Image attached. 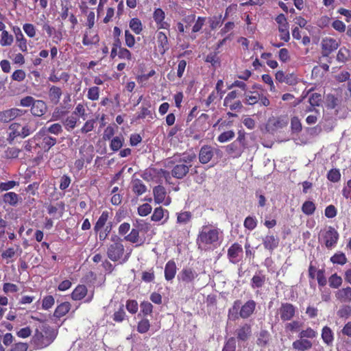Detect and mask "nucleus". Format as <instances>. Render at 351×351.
<instances>
[{"label": "nucleus", "mask_w": 351, "mask_h": 351, "mask_svg": "<svg viewBox=\"0 0 351 351\" xmlns=\"http://www.w3.org/2000/svg\"><path fill=\"white\" fill-rule=\"evenodd\" d=\"M322 338L324 342L327 345H330L332 343L334 340L333 332L329 327L324 326L322 328Z\"/></svg>", "instance_id": "ea45409f"}, {"label": "nucleus", "mask_w": 351, "mask_h": 351, "mask_svg": "<svg viewBox=\"0 0 351 351\" xmlns=\"http://www.w3.org/2000/svg\"><path fill=\"white\" fill-rule=\"evenodd\" d=\"M9 129L10 132L9 134L8 141L10 143H12L16 138L20 137L21 124L17 122L12 123L9 126Z\"/></svg>", "instance_id": "c9c22d12"}, {"label": "nucleus", "mask_w": 351, "mask_h": 351, "mask_svg": "<svg viewBox=\"0 0 351 351\" xmlns=\"http://www.w3.org/2000/svg\"><path fill=\"white\" fill-rule=\"evenodd\" d=\"M152 210V207L148 203H145L138 208V213L142 217L148 215Z\"/></svg>", "instance_id": "052dcab7"}, {"label": "nucleus", "mask_w": 351, "mask_h": 351, "mask_svg": "<svg viewBox=\"0 0 351 351\" xmlns=\"http://www.w3.org/2000/svg\"><path fill=\"white\" fill-rule=\"evenodd\" d=\"M236 341L233 337L230 338L226 343L222 351H235Z\"/></svg>", "instance_id": "774afa93"}, {"label": "nucleus", "mask_w": 351, "mask_h": 351, "mask_svg": "<svg viewBox=\"0 0 351 351\" xmlns=\"http://www.w3.org/2000/svg\"><path fill=\"white\" fill-rule=\"evenodd\" d=\"M132 191L137 196L145 193L147 191L146 186L140 179H134L132 181Z\"/></svg>", "instance_id": "7c9ffc66"}, {"label": "nucleus", "mask_w": 351, "mask_h": 351, "mask_svg": "<svg viewBox=\"0 0 351 351\" xmlns=\"http://www.w3.org/2000/svg\"><path fill=\"white\" fill-rule=\"evenodd\" d=\"M78 119L74 116L68 117L64 121L63 125L67 131H71L74 129L77 125Z\"/></svg>", "instance_id": "49530a36"}, {"label": "nucleus", "mask_w": 351, "mask_h": 351, "mask_svg": "<svg viewBox=\"0 0 351 351\" xmlns=\"http://www.w3.org/2000/svg\"><path fill=\"white\" fill-rule=\"evenodd\" d=\"M265 280V276L261 271L256 272L252 278V287L261 288L264 285Z\"/></svg>", "instance_id": "f704fd0d"}, {"label": "nucleus", "mask_w": 351, "mask_h": 351, "mask_svg": "<svg viewBox=\"0 0 351 351\" xmlns=\"http://www.w3.org/2000/svg\"><path fill=\"white\" fill-rule=\"evenodd\" d=\"M166 14L161 8H156L153 12V19L158 29H169L170 23L165 21Z\"/></svg>", "instance_id": "4468645a"}, {"label": "nucleus", "mask_w": 351, "mask_h": 351, "mask_svg": "<svg viewBox=\"0 0 351 351\" xmlns=\"http://www.w3.org/2000/svg\"><path fill=\"white\" fill-rule=\"evenodd\" d=\"M322 101V96L319 93H313L308 98V102L311 107L319 106Z\"/></svg>", "instance_id": "0e129e2a"}, {"label": "nucleus", "mask_w": 351, "mask_h": 351, "mask_svg": "<svg viewBox=\"0 0 351 351\" xmlns=\"http://www.w3.org/2000/svg\"><path fill=\"white\" fill-rule=\"evenodd\" d=\"M19 289L15 284L5 282L3 285V291L5 293H13L19 291Z\"/></svg>", "instance_id": "e2e57ef3"}, {"label": "nucleus", "mask_w": 351, "mask_h": 351, "mask_svg": "<svg viewBox=\"0 0 351 351\" xmlns=\"http://www.w3.org/2000/svg\"><path fill=\"white\" fill-rule=\"evenodd\" d=\"M14 38L12 35L10 34L8 31H3L1 32V37L0 39L1 46H10L12 44Z\"/></svg>", "instance_id": "a18cd8bd"}, {"label": "nucleus", "mask_w": 351, "mask_h": 351, "mask_svg": "<svg viewBox=\"0 0 351 351\" xmlns=\"http://www.w3.org/2000/svg\"><path fill=\"white\" fill-rule=\"evenodd\" d=\"M56 338L55 332L49 328H44L42 331L36 330L32 337V344L37 349H43L50 345Z\"/></svg>", "instance_id": "7ed1b4c3"}, {"label": "nucleus", "mask_w": 351, "mask_h": 351, "mask_svg": "<svg viewBox=\"0 0 351 351\" xmlns=\"http://www.w3.org/2000/svg\"><path fill=\"white\" fill-rule=\"evenodd\" d=\"M243 249L239 243H234L228 250V256L232 263H238L242 256Z\"/></svg>", "instance_id": "f3484780"}, {"label": "nucleus", "mask_w": 351, "mask_h": 351, "mask_svg": "<svg viewBox=\"0 0 351 351\" xmlns=\"http://www.w3.org/2000/svg\"><path fill=\"white\" fill-rule=\"evenodd\" d=\"M40 138L39 134H36L32 138L25 141L23 143L24 149L30 153H39L38 140Z\"/></svg>", "instance_id": "a211bd4d"}, {"label": "nucleus", "mask_w": 351, "mask_h": 351, "mask_svg": "<svg viewBox=\"0 0 351 351\" xmlns=\"http://www.w3.org/2000/svg\"><path fill=\"white\" fill-rule=\"evenodd\" d=\"M150 328V323L147 319H143L138 322L137 325V331L139 333H145L147 332Z\"/></svg>", "instance_id": "09e8293b"}, {"label": "nucleus", "mask_w": 351, "mask_h": 351, "mask_svg": "<svg viewBox=\"0 0 351 351\" xmlns=\"http://www.w3.org/2000/svg\"><path fill=\"white\" fill-rule=\"evenodd\" d=\"M177 273V267L174 261H169L165 267V278L167 281H171Z\"/></svg>", "instance_id": "b1692460"}, {"label": "nucleus", "mask_w": 351, "mask_h": 351, "mask_svg": "<svg viewBox=\"0 0 351 351\" xmlns=\"http://www.w3.org/2000/svg\"><path fill=\"white\" fill-rule=\"evenodd\" d=\"M329 285L330 287L337 289L342 284V278L337 274H332L328 279Z\"/></svg>", "instance_id": "864d4df0"}, {"label": "nucleus", "mask_w": 351, "mask_h": 351, "mask_svg": "<svg viewBox=\"0 0 351 351\" xmlns=\"http://www.w3.org/2000/svg\"><path fill=\"white\" fill-rule=\"evenodd\" d=\"M135 228H132L130 232L125 237V240L132 243H136V246L141 245L144 243V240L140 237L139 232L145 228H148V224L143 221H136L134 224Z\"/></svg>", "instance_id": "0eeeda50"}, {"label": "nucleus", "mask_w": 351, "mask_h": 351, "mask_svg": "<svg viewBox=\"0 0 351 351\" xmlns=\"http://www.w3.org/2000/svg\"><path fill=\"white\" fill-rule=\"evenodd\" d=\"M195 154H183L179 160V163L176 165L171 170V175L178 179L183 178L191 167L192 161L195 159Z\"/></svg>", "instance_id": "20e7f679"}, {"label": "nucleus", "mask_w": 351, "mask_h": 351, "mask_svg": "<svg viewBox=\"0 0 351 351\" xmlns=\"http://www.w3.org/2000/svg\"><path fill=\"white\" fill-rule=\"evenodd\" d=\"M251 326L245 324L237 330V338L241 341H246L251 335Z\"/></svg>", "instance_id": "2f4dec72"}, {"label": "nucleus", "mask_w": 351, "mask_h": 351, "mask_svg": "<svg viewBox=\"0 0 351 351\" xmlns=\"http://www.w3.org/2000/svg\"><path fill=\"white\" fill-rule=\"evenodd\" d=\"M302 210L304 214L307 215H311L313 214V213L315 210V205L311 201H306L302 204Z\"/></svg>", "instance_id": "de8ad7c7"}, {"label": "nucleus", "mask_w": 351, "mask_h": 351, "mask_svg": "<svg viewBox=\"0 0 351 351\" xmlns=\"http://www.w3.org/2000/svg\"><path fill=\"white\" fill-rule=\"evenodd\" d=\"M297 307L289 302L282 303L277 313L282 322L291 320L295 315Z\"/></svg>", "instance_id": "6e6552de"}, {"label": "nucleus", "mask_w": 351, "mask_h": 351, "mask_svg": "<svg viewBox=\"0 0 351 351\" xmlns=\"http://www.w3.org/2000/svg\"><path fill=\"white\" fill-rule=\"evenodd\" d=\"M130 252L125 254V248L122 243V240L117 236L112 238L110 243L107 250L108 257L114 262L119 261L120 263H124L129 259Z\"/></svg>", "instance_id": "f03ea898"}, {"label": "nucleus", "mask_w": 351, "mask_h": 351, "mask_svg": "<svg viewBox=\"0 0 351 351\" xmlns=\"http://www.w3.org/2000/svg\"><path fill=\"white\" fill-rule=\"evenodd\" d=\"M214 154L221 156V152L217 149L214 148L211 146L204 145L199 151V160L202 164H206L210 161Z\"/></svg>", "instance_id": "1a4fd4ad"}, {"label": "nucleus", "mask_w": 351, "mask_h": 351, "mask_svg": "<svg viewBox=\"0 0 351 351\" xmlns=\"http://www.w3.org/2000/svg\"><path fill=\"white\" fill-rule=\"evenodd\" d=\"M19 182L10 180L5 182L0 183V192L8 191L10 189H14L15 186H19Z\"/></svg>", "instance_id": "6e6d98bb"}, {"label": "nucleus", "mask_w": 351, "mask_h": 351, "mask_svg": "<svg viewBox=\"0 0 351 351\" xmlns=\"http://www.w3.org/2000/svg\"><path fill=\"white\" fill-rule=\"evenodd\" d=\"M21 199L19 195L14 192H8L3 195V202L12 206H16Z\"/></svg>", "instance_id": "c85d7f7f"}, {"label": "nucleus", "mask_w": 351, "mask_h": 351, "mask_svg": "<svg viewBox=\"0 0 351 351\" xmlns=\"http://www.w3.org/2000/svg\"><path fill=\"white\" fill-rule=\"evenodd\" d=\"M256 305V302L254 300H250L241 306V301L236 300L233 304L232 308L229 310V315L233 313H237L239 309H240L239 315L243 319L248 318L254 313Z\"/></svg>", "instance_id": "423d86ee"}, {"label": "nucleus", "mask_w": 351, "mask_h": 351, "mask_svg": "<svg viewBox=\"0 0 351 351\" xmlns=\"http://www.w3.org/2000/svg\"><path fill=\"white\" fill-rule=\"evenodd\" d=\"M276 23L279 25L278 31L280 32V38L285 42H287L290 39V34L289 31V23L287 18L283 14H280L276 18Z\"/></svg>", "instance_id": "9d476101"}, {"label": "nucleus", "mask_w": 351, "mask_h": 351, "mask_svg": "<svg viewBox=\"0 0 351 351\" xmlns=\"http://www.w3.org/2000/svg\"><path fill=\"white\" fill-rule=\"evenodd\" d=\"M130 29L136 34H139L143 30V25L141 21L137 18H133L129 23Z\"/></svg>", "instance_id": "c03bdc74"}, {"label": "nucleus", "mask_w": 351, "mask_h": 351, "mask_svg": "<svg viewBox=\"0 0 351 351\" xmlns=\"http://www.w3.org/2000/svg\"><path fill=\"white\" fill-rule=\"evenodd\" d=\"M192 215L189 211H184L177 214V223L181 225H185L190 222Z\"/></svg>", "instance_id": "37998d69"}, {"label": "nucleus", "mask_w": 351, "mask_h": 351, "mask_svg": "<svg viewBox=\"0 0 351 351\" xmlns=\"http://www.w3.org/2000/svg\"><path fill=\"white\" fill-rule=\"evenodd\" d=\"M12 30L15 34L16 40L18 43L19 49L23 52L26 51L27 50V40L25 38L20 27L14 26Z\"/></svg>", "instance_id": "393cba45"}, {"label": "nucleus", "mask_w": 351, "mask_h": 351, "mask_svg": "<svg viewBox=\"0 0 351 351\" xmlns=\"http://www.w3.org/2000/svg\"><path fill=\"white\" fill-rule=\"evenodd\" d=\"M149 106H141V112L137 114L136 119H145L147 117L150 119H153L152 112L149 109Z\"/></svg>", "instance_id": "13d9d810"}, {"label": "nucleus", "mask_w": 351, "mask_h": 351, "mask_svg": "<svg viewBox=\"0 0 351 351\" xmlns=\"http://www.w3.org/2000/svg\"><path fill=\"white\" fill-rule=\"evenodd\" d=\"M99 41V38L98 35L91 30V29H88L86 30L84 34L82 43L84 45L88 46L97 44Z\"/></svg>", "instance_id": "a878e982"}, {"label": "nucleus", "mask_w": 351, "mask_h": 351, "mask_svg": "<svg viewBox=\"0 0 351 351\" xmlns=\"http://www.w3.org/2000/svg\"><path fill=\"white\" fill-rule=\"evenodd\" d=\"M87 294V289L84 285H78L72 292L71 298L74 300H80Z\"/></svg>", "instance_id": "e433bc0d"}, {"label": "nucleus", "mask_w": 351, "mask_h": 351, "mask_svg": "<svg viewBox=\"0 0 351 351\" xmlns=\"http://www.w3.org/2000/svg\"><path fill=\"white\" fill-rule=\"evenodd\" d=\"M110 214L111 213L108 210H104L102 212L94 226V230L95 232H99L101 229L104 228V226L106 224Z\"/></svg>", "instance_id": "473e14b6"}, {"label": "nucleus", "mask_w": 351, "mask_h": 351, "mask_svg": "<svg viewBox=\"0 0 351 351\" xmlns=\"http://www.w3.org/2000/svg\"><path fill=\"white\" fill-rule=\"evenodd\" d=\"M26 112V110L15 108L1 111L0 112V122L8 123L16 117L24 115Z\"/></svg>", "instance_id": "ddd939ff"}, {"label": "nucleus", "mask_w": 351, "mask_h": 351, "mask_svg": "<svg viewBox=\"0 0 351 351\" xmlns=\"http://www.w3.org/2000/svg\"><path fill=\"white\" fill-rule=\"evenodd\" d=\"M234 135H235V134H234V131L228 130V131L221 133L217 137V141L219 143H226V142H228V141H230L231 139H232L234 137Z\"/></svg>", "instance_id": "5fc2aeb1"}, {"label": "nucleus", "mask_w": 351, "mask_h": 351, "mask_svg": "<svg viewBox=\"0 0 351 351\" xmlns=\"http://www.w3.org/2000/svg\"><path fill=\"white\" fill-rule=\"evenodd\" d=\"M336 298L341 302L349 303L351 302V287H347L339 289L335 293Z\"/></svg>", "instance_id": "bb28decb"}, {"label": "nucleus", "mask_w": 351, "mask_h": 351, "mask_svg": "<svg viewBox=\"0 0 351 351\" xmlns=\"http://www.w3.org/2000/svg\"><path fill=\"white\" fill-rule=\"evenodd\" d=\"M47 110V106L45 101L43 100L34 101L32 107L31 108V113L35 117H42Z\"/></svg>", "instance_id": "6ab92c4d"}, {"label": "nucleus", "mask_w": 351, "mask_h": 351, "mask_svg": "<svg viewBox=\"0 0 351 351\" xmlns=\"http://www.w3.org/2000/svg\"><path fill=\"white\" fill-rule=\"evenodd\" d=\"M36 128L37 127L36 124H34L29 118L28 122H27L23 126H21L20 138H25V137L29 136L31 134L36 131Z\"/></svg>", "instance_id": "cd10ccee"}, {"label": "nucleus", "mask_w": 351, "mask_h": 351, "mask_svg": "<svg viewBox=\"0 0 351 351\" xmlns=\"http://www.w3.org/2000/svg\"><path fill=\"white\" fill-rule=\"evenodd\" d=\"M302 324L297 320L288 322L285 324V328L287 331L295 332L299 330Z\"/></svg>", "instance_id": "bf43d9fd"}, {"label": "nucleus", "mask_w": 351, "mask_h": 351, "mask_svg": "<svg viewBox=\"0 0 351 351\" xmlns=\"http://www.w3.org/2000/svg\"><path fill=\"white\" fill-rule=\"evenodd\" d=\"M37 134H40V138L38 141L39 148L45 152H48L57 142L56 138L45 134V129L41 130Z\"/></svg>", "instance_id": "f8f14e48"}, {"label": "nucleus", "mask_w": 351, "mask_h": 351, "mask_svg": "<svg viewBox=\"0 0 351 351\" xmlns=\"http://www.w3.org/2000/svg\"><path fill=\"white\" fill-rule=\"evenodd\" d=\"M99 97V88L97 86L90 87L87 93V97L90 100L96 101Z\"/></svg>", "instance_id": "4d7b16f0"}, {"label": "nucleus", "mask_w": 351, "mask_h": 351, "mask_svg": "<svg viewBox=\"0 0 351 351\" xmlns=\"http://www.w3.org/2000/svg\"><path fill=\"white\" fill-rule=\"evenodd\" d=\"M153 193L154 201L156 204L163 203L165 206L171 204V198L169 197H166L167 192L162 186L158 185L154 187Z\"/></svg>", "instance_id": "2eb2a0df"}, {"label": "nucleus", "mask_w": 351, "mask_h": 351, "mask_svg": "<svg viewBox=\"0 0 351 351\" xmlns=\"http://www.w3.org/2000/svg\"><path fill=\"white\" fill-rule=\"evenodd\" d=\"M338 232L332 226H327L321 230L319 234V241L324 244L328 250L334 248L339 240Z\"/></svg>", "instance_id": "39448f33"}, {"label": "nucleus", "mask_w": 351, "mask_h": 351, "mask_svg": "<svg viewBox=\"0 0 351 351\" xmlns=\"http://www.w3.org/2000/svg\"><path fill=\"white\" fill-rule=\"evenodd\" d=\"M198 276L199 273L194 269L185 267L179 272L178 280L184 284H193Z\"/></svg>", "instance_id": "9b49d317"}, {"label": "nucleus", "mask_w": 351, "mask_h": 351, "mask_svg": "<svg viewBox=\"0 0 351 351\" xmlns=\"http://www.w3.org/2000/svg\"><path fill=\"white\" fill-rule=\"evenodd\" d=\"M70 307L71 305L69 302H63L56 307L53 315L60 318L65 315L69 311Z\"/></svg>", "instance_id": "58836bf2"}, {"label": "nucleus", "mask_w": 351, "mask_h": 351, "mask_svg": "<svg viewBox=\"0 0 351 351\" xmlns=\"http://www.w3.org/2000/svg\"><path fill=\"white\" fill-rule=\"evenodd\" d=\"M124 137L123 135H119L113 137L110 143V148L113 152L119 151L123 145Z\"/></svg>", "instance_id": "4c0bfd02"}, {"label": "nucleus", "mask_w": 351, "mask_h": 351, "mask_svg": "<svg viewBox=\"0 0 351 351\" xmlns=\"http://www.w3.org/2000/svg\"><path fill=\"white\" fill-rule=\"evenodd\" d=\"M62 95V90L60 87L52 86L49 90V97L51 102L57 104L60 101Z\"/></svg>", "instance_id": "72a5a7b5"}, {"label": "nucleus", "mask_w": 351, "mask_h": 351, "mask_svg": "<svg viewBox=\"0 0 351 351\" xmlns=\"http://www.w3.org/2000/svg\"><path fill=\"white\" fill-rule=\"evenodd\" d=\"M258 223V220L255 217L248 216L244 221V227L250 230H254Z\"/></svg>", "instance_id": "8fccbe9b"}, {"label": "nucleus", "mask_w": 351, "mask_h": 351, "mask_svg": "<svg viewBox=\"0 0 351 351\" xmlns=\"http://www.w3.org/2000/svg\"><path fill=\"white\" fill-rule=\"evenodd\" d=\"M223 240V232L212 226H203L197 234L196 243L202 251H210L217 248Z\"/></svg>", "instance_id": "f257e3e1"}, {"label": "nucleus", "mask_w": 351, "mask_h": 351, "mask_svg": "<svg viewBox=\"0 0 351 351\" xmlns=\"http://www.w3.org/2000/svg\"><path fill=\"white\" fill-rule=\"evenodd\" d=\"M270 335L267 330H261L257 338V345L261 347H265L269 341Z\"/></svg>", "instance_id": "79ce46f5"}, {"label": "nucleus", "mask_w": 351, "mask_h": 351, "mask_svg": "<svg viewBox=\"0 0 351 351\" xmlns=\"http://www.w3.org/2000/svg\"><path fill=\"white\" fill-rule=\"evenodd\" d=\"M338 47L339 42L335 38L326 37L322 40V48L324 56H328L331 52L336 50Z\"/></svg>", "instance_id": "dca6fc26"}, {"label": "nucleus", "mask_w": 351, "mask_h": 351, "mask_svg": "<svg viewBox=\"0 0 351 351\" xmlns=\"http://www.w3.org/2000/svg\"><path fill=\"white\" fill-rule=\"evenodd\" d=\"M330 261H331V262H332L335 264H339V265H343L346 263L347 258H346V255L343 253L339 252V253H337V254H334L330 258Z\"/></svg>", "instance_id": "603ef678"}, {"label": "nucleus", "mask_w": 351, "mask_h": 351, "mask_svg": "<svg viewBox=\"0 0 351 351\" xmlns=\"http://www.w3.org/2000/svg\"><path fill=\"white\" fill-rule=\"evenodd\" d=\"M156 38L160 51L161 53H164L169 49L167 36L164 32H157Z\"/></svg>", "instance_id": "c756f323"}, {"label": "nucleus", "mask_w": 351, "mask_h": 351, "mask_svg": "<svg viewBox=\"0 0 351 351\" xmlns=\"http://www.w3.org/2000/svg\"><path fill=\"white\" fill-rule=\"evenodd\" d=\"M279 243V239L274 234H267L263 238V244L266 250L273 251L276 249Z\"/></svg>", "instance_id": "5701e85b"}, {"label": "nucleus", "mask_w": 351, "mask_h": 351, "mask_svg": "<svg viewBox=\"0 0 351 351\" xmlns=\"http://www.w3.org/2000/svg\"><path fill=\"white\" fill-rule=\"evenodd\" d=\"M351 314V306L348 305L342 306L337 311V315L340 317H348Z\"/></svg>", "instance_id": "338daca9"}, {"label": "nucleus", "mask_w": 351, "mask_h": 351, "mask_svg": "<svg viewBox=\"0 0 351 351\" xmlns=\"http://www.w3.org/2000/svg\"><path fill=\"white\" fill-rule=\"evenodd\" d=\"M327 178L332 182H337L341 179V173L339 169H332L327 173Z\"/></svg>", "instance_id": "3c124183"}, {"label": "nucleus", "mask_w": 351, "mask_h": 351, "mask_svg": "<svg viewBox=\"0 0 351 351\" xmlns=\"http://www.w3.org/2000/svg\"><path fill=\"white\" fill-rule=\"evenodd\" d=\"M152 221L155 222L160 221L163 220L162 223H165L169 219V211L166 209H164L161 206L156 208L154 210V213L152 215Z\"/></svg>", "instance_id": "412c9836"}, {"label": "nucleus", "mask_w": 351, "mask_h": 351, "mask_svg": "<svg viewBox=\"0 0 351 351\" xmlns=\"http://www.w3.org/2000/svg\"><path fill=\"white\" fill-rule=\"evenodd\" d=\"M21 150L16 147H8L5 151V157L7 158H16Z\"/></svg>", "instance_id": "69168bd1"}, {"label": "nucleus", "mask_w": 351, "mask_h": 351, "mask_svg": "<svg viewBox=\"0 0 351 351\" xmlns=\"http://www.w3.org/2000/svg\"><path fill=\"white\" fill-rule=\"evenodd\" d=\"M317 336V332L311 327L302 330L298 334V338L302 339H314Z\"/></svg>", "instance_id": "a19ab883"}, {"label": "nucleus", "mask_w": 351, "mask_h": 351, "mask_svg": "<svg viewBox=\"0 0 351 351\" xmlns=\"http://www.w3.org/2000/svg\"><path fill=\"white\" fill-rule=\"evenodd\" d=\"M313 347V343L306 339L298 338L292 343V348L296 351H306Z\"/></svg>", "instance_id": "aec40b11"}, {"label": "nucleus", "mask_w": 351, "mask_h": 351, "mask_svg": "<svg viewBox=\"0 0 351 351\" xmlns=\"http://www.w3.org/2000/svg\"><path fill=\"white\" fill-rule=\"evenodd\" d=\"M55 302V300L52 295H47L44 297L42 302V307L45 310L51 308Z\"/></svg>", "instance_id": "680f3d73"}, {"label": "nucleus", "mask_w": 351, "mask_h": 351, "mask_svg": "<svg viewBox=\"0 0 351 351\" xmlns=\"http://www.w3.org/2000/svg\"><path fill=\"white\" fill-rule=\"evenodd\" d=\"M228 154L232 158H239L244 150V147L238 142H233L226 147Z\"/></svg>", "instance_id": "4be33fe9"}]
</instances>
